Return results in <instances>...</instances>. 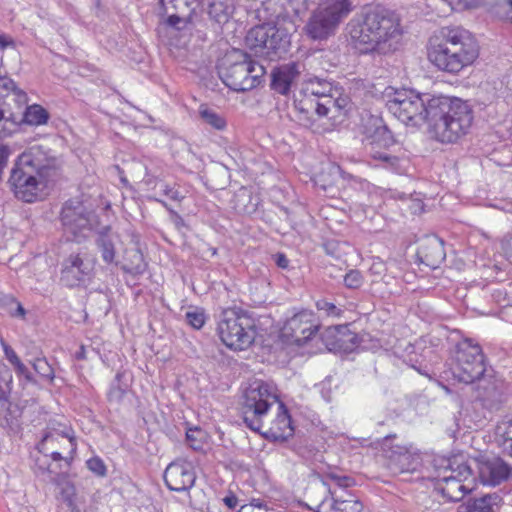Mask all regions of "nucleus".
<instances>
[{
    "mask_svg": "<svg viewBox=\"0 0 512 512\" xmlns=\"http://www.w3.org/2000/svg\"><path fill=\"white\" fill-rule=\"evenodd\" d=\"M316 308L324 316L332 318H339L343 313V310L340 307L336 306L334 303L329 302L326 299L317 300Z\"/></svg>",
    "mask_w": 512,
    "mask_h": 512,
    "instance_id": "obj_35",
    "label": "nucleus"
},
{
    "mask_svg": "<svg viewBox=\"0 0 512 512\" xmlns=\"http://www.w3.org/2000/svg\"><path fill=\"white\" fill-rule=\"evenodd\" d=\"M328 493L331 495L332 499L331 509L335 512H361L363 510V504L352 495L341 499L334 498L333 492L330 489H328Z\"/></svg>",
    "mask_w": 512,
    "mask_h": 512,
    "instance_id": "obj_31",
    "label": "nucleus"
},
{
    "mask_svg": "<svg viewBox=\"0 0 512 512\" xmlns=\"http://www.w3.org/2000/svg\"><path fill=\"white\" fill-rule=\"evenodd\" d=\"M161 187L163 194L169 199L178 202L183 200L184 196L181 195L175 187L169 186L168 184H162Z\"/></svg>",
    "mask_w": 512,
    "mask_h": 512,
    "instance_id": "obj_43",
    "label": "nucleus"
},
{
    "mask_svg": "<svg viewBox=\"0 0 512 512\" xmlns=\"http://www.w3.org/2000/svg\"><path fill=\"white\" fill-rule=\"evenodd\" d=\"M451 371L459 382L471 384L481 381L486 371L484 354L478 343L464 339L455 346Z\"/></svg>",
    "mask_w": 512,
    "mask_h": 512,
    "instance_id": "obj_13",
    "label": "nucleus"
},
{
    "mask_svg": "<svg viewBox=\"0 0 512 512\" xmlns=\"http://www.w3.org/2000/svg\"><path fill=\"white\" fill-rule=\"evenodd\" d=\"M442 461L446 462L447 466L444 475L439 476L435 491L449 501H460L473 489L470 485L474 480L472 469L467 463H460L454 467L455 462L445 459Z\"/></svg>",
    "mask_w": 512,
    "mask_h": 512,
    "instance_id": "obj_14",
    "label": "nucleus"
},
{
    "mask_svg": "<svg viewBox=\"0 0 512 512\" xmlns=\"http://www.w3.org/2000/svg\"><path fill=\"white\" fill-rule=\"evenodd\" d=\"M199 113L201 119L211 127L217 130H223L226 127V120L215 111L201 107Z\"/></svg>",
    "mask_w": 512,
    "mask_h": 512,
    "instance_id": "obj_33",
    "label": "nucleus"
},
{
    "mask_svg": "<svg viewBox=\"0 0 512 512\" xmlns=\"http://www.w3.org/2000/svg\"><path fill=\"white\" fill-rule=\"evenodd\" d=\"M324 502L325 500H323L318 506H317V509H316V512H325L323 511V508H324Z\"/></svg>",
    "mask_w": 512,
    "mask_h": 512,
    "instance_id": "obj_59",
    "label": "nucleus"
},
{
    "mask_svg": "<svg viewBox=\"0 0 512 512\" xmlns=\"http://www.w3.org/2000/svg\"><path fill=\"white\" fill-rule=\"evenodd\" d=\"M503 294L506 295V292L502 291L501 289H498L494 293V298L502 306H509V305H511V301L510 300L506 301L505 298H503V300L501 299V296Z\"/></svg>",
    "mask_w": 512,
    "mask_h": 512,
    "instance_id": "obj_49",
    "label": "nucleus"
},
{
    "mask_svg": "<svg viewBox=\"0 0 512 512\" xmlns=\"http://www.w3.org/2000/svg\"><path fill=\"white\" fill-rule=\"evenodd\" d=\"M163 478L168 489L184 492L194 486L196 475L190 462L179 459L166 467Z\"/></svg>",
    "mask_w": 512,
    "mask_h": 512,
    "instance_id": "obj_22",
    "label": "nucleus"
},
{
    "mask_svg": "<svg viewBox=\"0 0 512 512\" xmlns=\"http://www.w3.org/2000/svg\"><path fill=\"white\" fill-rule=\"evenodd\" d=\"M305 87H313L314 89V94L313 96L314 97H317V98H328V99H335L331 92H332V84L325 80V79H320L319 77H313V78H309L308 80H306L305 82L302 83V86L301 88H305Z\"/></svg>",
    "mask_w": 512,
    "mask_h": 512,
    "instance_id": "obj_32",
    "label": "nucleus"
},
{
    "mask_svg": "<svg viewBox=\"0 0 512 512\" xmlns=\"http://www.w3.org/2000/svg\"><path fill=\"white\" fill-rule=\"evenodd\" d=\"M434 96L421 95L412 90L395 91L387 100L388 110L402 123L410 126L430 125V110Z\"/></svg>",
    "mask_w": 512,
    "mask_h": 512,
    "instance_id": "obj_10",
    "label": "nucleus"
},
{
    "mask_svg": "<svg viewBox=\"0 0 512 512\" xmlns=\"http://www.w3.org/2000/svg\"><path fill=\"white\" fill-rule=\"evenodd\" d=\"M56 444H58V445H57V448H59V449H61V450H62L61 446H62V447H65V446H64V444H63V442H62L61 440H59V442H54V445L52 446V448H54V447L56 446Z\"/></svg>",
    "mask_w": 512,
    "mask_h": 512,
    "instance_id": "obj_60",
    "label": "nucleus"
},
{
    "mask_svg": "<svg viewBox=\"0 0 512 512\" xmlns=\"http://www.w3.org/2000/svg\"><path fill=\"white\" fill-rule=\"evenodd\" d=\"M350 0H326L313 10L306 24L307 35L314 40H324L334 35L351 12Z\"/></svg>",
    "mask_w": 512,
    "mask_h": 512,
    "instance_id": "obj_12",
    "label": "nucleus"
},
{
    "mask_svg": "<svg viewBox=\"0 0 512 512\" xmlns=\"http://www.w3.org/2000/svg\"><path fill=\"white\" fill-rule=\"evenodd\" d=\"M6 372H9V369H6ZM12 382V375L10 373H8V379L6 381V388L5 389H10L9 385L10 383Z\"/></svg>",
    "mask_w": 512,
    "mask_h": 512,
    "instance_id": "obj_58",
    "label": "nucleus"
},
{
    "mask_svg": "<svg viewBox=\"0 0 512 512\" xmlns=\"http://www.w3.org/2000/svg\"><path fill=\"white\" fill-rule=\"evenodd\" d=\"M509 10L507 11V18L512 22V0L507 1Z\"/></svg>",
    "mask_w": 512,
    "mask_h": 512,
    "instance_id": "obj_55",
    "label": "nucleus"
},
{
    "mask_svg": "<svg viewBox=\"0 0 512 512\" xmlns=\"http://www.w3.org/2000/svg\"><path fill=\"white\" fill-rule=\"evenodd\" d=\"M364 137L362 139L365 154L380 166L397 174L406 171L407 161L404 158L391 155L381 148H388L395 143L392 132L379 117L370 116L364 125Z\"/></svg>",
    "mask_w": 512,
    "mask_h": 512,
    "instance_id": "obj_9",
    "label": "nucleus"
},
{
    "mask_svg": "<svg viewBox=\"0 0 512 512\" xmlns=\"http://www.w3.org/2000/svg\"><path fill=\"white\" fill-rule=\"evenodd\" d=\"M501 500L496 493L485 494L478 498L469 499L459 506L457 512H493V507Z\"/></svg>",
    "mask_w": 512,
    "mask_h": 512,
    "instance_id": "obj_28",
    "label": "nucleus"
},
{
    "mask_svg": "<svg viewBox=\"0 0 512 512\" xmlns=\"http://www.w3.org/2000/svg\"><path fill=\"white\" fill-rule=\"evenodd\" d=\"M205 439V432L200 427H191L186 431V441L193 450H201Z\"/></svg>",
    "mask_w": 512,
    "mask_h": 512,
    "instance_id": "obj_34",
    "label": "nucleus"
},
{
    "mask_svg": "<svg viewBox=\"0 0 512 512\" xmlns=\"http://www.w3.org/2000/svg\"><path fill=\"white\" fill-rule=\"evenodd\" d=\"M13 366L18 375L23 376L29 382L33 381L32 374L30 373L28 368L22 363L21 360L16 362Z\"/></svg>",
    "mask_w": 512,
    "mask_h": 512,
    "instance_id": "obj_44",
    "label": "nucleus"
},
{
    "mask_svg": "<svg viewBox=\"0 0 512 512\" xmlns=\"http://www.w3.org/2000/svg\"><path fill=\"white\" fill-rule=\"evenodd\" d=\"M92 213L79 200H68L61 211L62 225L73 234L90 226Z\"/></svg>",
    "mask_w": 512,
    "mask_h": 512,
    "instance_id": "obj_24",
    "label": "nucleus"
},
{
    "mask_svg": "<svg viewBox=\"0 0 512 512\" xmlns=\"http://www.w3.org/2000/svg\"><path fill=\"white\" fill-rule=\"evenodd\" d=\"M500 446L505 453L512 457V441L500 442Z\"/></svg>",
    "mask_w": 512,
    "mask_h": 512,
    "instance_id": "obj_52",
    "label": "nucleus"
},
{
    "mask_svg": "<svg viewBox=\"0 0 512 512\" xmlns=\"http://www.w3.org/2000/svg\"><path fill=\"white\" fill-rule=\"evenodd\" d=\"M197 5L198 0H160V23L180 31L191 21Z\"/></svg>",
    "mask_w": 512,
    "mask_h": 512,
    "instance_id": "obj_17",
    "label": "nucleus"
},
{
    "mask_svg": "<svg viewBox=\"0 0 512 512\" xmlns=\"http://www.w3.org/2000/svg\"><path fill=\"white\" fill-rule=\"evenodd\" d=\"M118 239L117 235L111 232V228L109 226L104 227L98 234L95 239V244L98 251L101 254V258L103 262L106 264H118L115 260L116 258V240Z\"/></svg>",
    "mask_w": 512,
    "mask_h": 512,
    "instance_id": "obj_27",
    "label": "nucleus"
},
{
    "mask_svg": "<svg viewBox=\"0 0 512 512\" xmlns=\"http://www.w3.org/2000/svg\"><path fill=\"white\" fill-rule=\"evenodd\" d=\"M308 10V0H286L274 18L251 28L246 46L269 60L284 57L290 45V33L296 30V21Z\"/></svg>",
    "mask_w": 512,
    "mask_h": 512,
    "instance_id": "obj_4",
    "label": "nucleus"
},
{
    "mask_svg": "<svg viewBox=\"0 0 512 512\" xmlns=\"http://www.w3.org/2000/svg\"><path fill=\"white\" fill-rule=\"evenodd\" d=\"M479 55L474 36L462 27H444L440 37L431 39L428 59L439 70L457 74L471 65Z\"/></svg>",
    "mask_w": 512,
    "mask_h": 512,
    "instance_id": "obj_5",
    "label": "nucleus"
},
{
    "mask_svg": "<svg viewBox=\"0 0 512 512\" xmlns=\"http://www.w3.org/2000/svg\"><path fill=\"white\" fill-rule=\"evenodd\" d=\"M59 174L58 158L50 149L34 145L18 157L8 182L18 199L32 203L41 198Z\"/></svg>",
    "mask_w": 512,
    "mask_h": 512,
    "instance_id": "obj_2",
    "label": "nucleus"
},
{
    "mask_svg": "<svg viewBox=\"0 0 512 512\" xmlns=\"http://www.w3.org/2000/svg\"><path fill=\"white\" fill-rule=\"evenodd\" d=\"M299 73L296 63H289L273 69L270 88L276 93L287 95L290 92L292 83L299 76Z\"/></svg>",
    "mask_w": 512,
    "mask_h": 512,
    "instance_id": "obj_26",
    "label": "nucleus"
},
{
    "mask_svg": "<svg viewBox=\"0 0 512 512\" xmlns=\"http://www.w3.org/2000/svg\"><path fill=\"white\" fill-rule=\"evenodd\" d=\"M329 351L351 353L359 347V336L348 325L329 326L320 335Z\"/></svg>",
    "mask_w": 512,
    "mask_h": 512,
    "instance_id": "obj_20",
    "label": "nucleus"
},
{
    "mask_svg": "<svg viewBox=\"0 0 512 512\" xmlns=\"http://www.w3.org/2000/svg\"><path fill=\"white\" fill-rule=\"evenodd\" d=\"M10 389H5L0 385V401H8Z\"/></svg>",
    "mask_w": 512,
    "mask_h": 512,
    "instance_id": "obj_53",
    "label": "nucleus"
},
{
    "mask_svg": "<svg viewBox=\"0 0 512 512\" xmlns=\"http://www.w3.org/2000/svg\"><path fill=\"white\" fill-rule=\"evenodd\" d=\"M232 12L231 0H208V14L215 22L226 23Z\"/></svg>",
    "mask_w": 512,
    "mask_h": 512,
    "instance_id": "obj_30",
    "label": "nucleus"
},
{
    "mask_svg": "<svg viewBox=\"0 0 512 512\" xmlns=\"http://www.w3.org/2000/svg\"><path fill=\"white\" fill-rule=\"evenodd\" d=\"M417 256L426 266L438 268L446 257L443 241L437 237L425 239L418 248Z\"/></svg>",
    "mask_w": 512,
    "mask_h": 512,
    "instance_id": "obj_25",
    "label": "nucleus"
},
{
    "mask_svg": "<svg viewBox=\"0 0 512 512\" xmlns=\"http://www.w3.org/2000/svg\"><path fill=\"white\" fill-rule=\"evenodd\" d=\"M87 468L97 476L106 475V466L100 457H92L86 462Z\"/></svg>",
    "mask_w": 512,
    "mask_h": 512,
    "instance_id": "obj_39",
    "label": "nucleus"
},
{
    "mask_svg": "<svg viewBox=\"0 0 512 512\" xmlns=\"http://www.w3.org/2000/svg\"><path fill=\"white\" fill-rule=\"evenodd\" d=\"M217 333L228 348L247 349L255 340V320L242 310H225L220 316Z\"/></svg>",
    "mask_w": 512,
    "mask_h": 512,
    "instance_id": "obj_11",
    "label": "nucleus"
},
{
    "mask_svg": "<svg viewBox=\"0 0 512 512\" xmlns=\"http://www.w3.org/2000/svg\"><path fill=\"white\" fill-rule=\"evenodd\" d=\"M212 250V254L215 255L217 253V249L216 248H213L211 249Z\"/></svg>",
    "mask_w": 512,
    "mask_h": 512,
    "instance_id": "obj_62",
    "label": "nucleus"
},
{
    "mask_svg": "<svg viewBox=\"0 0 512 512\" xmlns=\"http://www.w3.org/2000/svg\"><path fill=\"white\" fill-rule=\"evenodd\" d=\"M217 68L223 83L236 92L256 88L265 75L264 66L239 49L227 52Z\"/></svg>",
    "mask_w": 512,
    "mask_h": 512,
    "instance_id": "obj_8",
    "label": "nucleus"
},
{
    "mask_svg": "<svg viewBox=\"0 0 512 512\" xmlns=\"http://www.w3.org/2000/svg\"><path fill=\"white\" fill-rule=\"evenodd\" d=\"M313 87L301 88L298 93L294 95V108L297 112L298 121L304 125L309 126L315 121V116H327L329 111L340 109L338 100L328 98H317L313 96Z\"/></svg>",
    "mask_w": 512,
    "mask_h": 512,
    "instance_id": "obj_15",
    "label": "nucleus"
},
{
    "mask_svg": "<svg viewBox=\"0 0 512 512\" xmlns=\"http://www.w3.org/2000/svg\"><path fill=\"white\" fill-rule=\"evenodd\" d=\"M489 396H490V394H489V393H487V394L483 395V397H489Z\"/></svg>",
    "mask_w": 512,
    "mask_h": 512,
    "instance_id": "obj_63",
    "label": "nucleus"
},
{
    "mask_svg": "<svg viewBox=\"0 0 512 512\" xmlns=\"http://www.w3.org/2000/svg\"><path fill=\"white\" fill-rule=\"evenodd\" d=\"M393 439L394 437L388 436L382 443V456L386 468L393 475L415 471L419 465V457L406 446L394 445Z\"/></svg>",
    "mask_w": 512,
    "mask_h": 512,
    "instance_id": "obj_19",
    "label": "nucleus"
},
{
    "mask_svg": "<svg viewBox=\"0 0 512 512\" xmlns=\"http://www.w3.org/2000/svg\"><path fill=\"white\" fill-rule=\"evenodd\" d=\"M38 449L46 456L49 453L53 461H64L66 466L69 467L73 454L76 452L77 444L72 437L47 434L39 443Z\"/></svg>",
    "mask_w": 512,
    "mask_h": 512,
    "instance_id": "obj_21",
    "label": "nucleus"
},
{
    "mask_svg": "<svg viewBox=\"0 0 512 512\" xmlns=\"http://www.w3.org/2000/svg\"><path fill=\"white\" fill-rule=\"evenodd\" d=\"M187 323L194 329H201L206 322V315L203 309L195 308L187 311L185 315Z\"/></svg>",
    "mask_w": 512,
    "mask_h": 512,
    "instance_id": "obj_36",
    "label": "nucleus"
},
{
    "mask_svg": "<svg viewBox=\"0 0 512 512\" xmlns=\"http://www.w3.org/2000/svg\"><path fill=\"white\" fill-rule=\"evenodd\" d=\"M329 477L335 481L339 487H350L353 484V479L348 476H339L330 474Z\"/></svg>",
    "mask_w": 512,
    "mask_h": 512,
    "instance_id": "obj_46",
    "label": "nucleus"
},
{
    "mask_svg": "<svg viewBox=\"0 0 512 512\" xmlns=\"http://www.w3.org/2000/svg\"><path fill=\"white\" fill-rule=\"evenodd\" d=\"M120 377H121V374L117 373L116 379H115L116 381H115V383H113L111 385V388L108 392V400L111 403H116V404L120 403L123 400L124 395L126 394V389L122 388L119 384Z\"/></svg>",
    "mask_w": 512,
    "mask_h": 512,
    "instance_id": "obj_37",
    "label": "nucleus"
},
{
    "mask_svg": "<svg viewBox=\"0 0 512 512\" xmlns=\"http://www.w3.org/2000/svg\"><path fill=\"white\" fill-rule=\"evenodd\" d=\"M64 493H67V495L74 493V487L72 485L67 484L66 488L63 490Z\"/></svg>",
    "mask_w": 512,
    "mask_h": 512,
    "instance_id": "obj_57",
    "label": "nucleus"
},
{
    "mask_svg": "<svg viewBox=\"0 0 512 512\" xmlns=\"http://www.w3.org/2000/svg\"><path fill=\"white\" fill-rule=\"evenodd\" d=\"M39 469L42 470V472H45V471L50 472L49 466H47V467H41L40 466Z\"/></svg>",
    "mask_w": 512,
    "mask_h": 512,
    "instance_id": "obj_61",
    "label": "nucleus"
},
{
    "mask_svg": "<svg viewBox=\"0 0 512 512\" xmlns=\"http://www.w3.org/2000/svg\"><path fill=\"white\" fill-rule=\"evenodd\" d=\"M147 264L144 261L142 252L138 248H130L125 250L124 263L121 269L125 273L132 275L143 274L146 270Z\"/></svg>",
    "mask_w": 512,
    "mask_h": 512,
    "instance_id": "obj_29",
    "label": "nucleus"
},
{
    "mask_svg": "<svg viewBox=\"0 0 512 512\" xmlns=\"http://www.w3.org/2000/svg\"><path fill=\"white\" fill-rule=\"evenodd\" d=\"M319 327L315 314L310 310H302L287 319L282 335L292 343L302 346L317 333Z\"/></svg>",
    "mask_w": 512,
    "mask_h": 512,
    "instance_id": "obj_18",
    "label": "nucleus"
},
{
    "mask_svg": "<svg viewBox=\"0 0 512 512\" xmlns=\"http://www.w3.org/2000/svg\"><path fill=\"white\" fill-rule=\"evenodd\" d=\"M76 358L79 359V360H82V359L86 358L84 346L80 347V350L76 353Z\"/></svg>",
    "mask_w": 512,
    "mask_h": 512,
    "instance_id": "obj_54",
    "label": "nucleus"
},
{
    "mask_svg": "<svg viewBox=\"0 0 512 512\" xmlns=\"http://www.w3.org/2000/svg\"><path fill=\"white\" fill-rule=\"evenodd\" d=\"M275 263L279 268L286 269L289 266V260L284 253L274 255Z\"/></svg>",
    "mask_w": 512,
    "mask_h": 512,
    "instance_id": "obj_48",
    "label": "nucleus"
},
{
    "mask_svg": "<svg viewBox=\"0 0 512 512\" xmlns=\"http://www.w3.org/2000/svg\"><path fill=\"white\" fill-rule=\"evenodd\" d=\"M496 434L500 438L499 443L512 441V419L498 426Z\"/></svg>",
    "mask_w": 512,
    "mask_h": 512,
    "instance_id": "obj_41",
    "label": "nucleus"
},
{
    "mask_svg": "<svg viewBox=\"0 0 512 512\" xmlns=\"http://www.w3.org/2000/svg\"><path fill=\"white\" fill-rule=\"evenodd\" d=\"M224 503L231 509H234L238 504V499L234 495L226 496L223 499Z\"/></svg>",
    "mask_w": 512,
    "mask_h": 512,
    "instance_id": "obj_50",
    "label": "nucleus"
},
{
    "mask_svg": "<svg viewBox=\"0 0 512 512\" xmlns=\"http://www.w3.org/2000/svg\"><path fill=\"white\" fill-rule=\"evenodd\" d=\"M10 45H13V40L11 38H7L3 34H0V50H3Z\"/></svg>",
    "mask_w": 512,
    "mask_h": 512,
    "instance_id": "obj_51",
    "label": "nucleus"
},
{
    "mask_svg": "<svg viewBox=\"0 0 512 512\" xmlns=\"http://www.w3.org/2000/svg\"><path fill=\"white\" fill-rule=\"evenodd\" d=\"M144 182L147 185H151L153 183V177L148 172L145 174Z\"/></svg>",
    "mask_w": 512,
    "mask_h": 512,
    "instance_id": "obj_56",
    "label": "nucleus"
},
{
    "mask_svg": "<svg viewBox=\"0 0 512 512\" xmlns=\"http://www.w3.org/2000/svg\"><path fill=\"white\" fill-rule=\"evenodd\" d=\"M241 414L246 427L271 442L282 443L294 435L288 409L278 399L273 387L261 380L254 381L244 390Z\"/></svg>",
    "mask_w": 512,
    "mask_h": 512,
    "instance_id": "obj_1",
    "label": "nucleus"
},
{
    "mask_svg": "<svg viewBox=\"0 0 512 512\" xmlns=\"http://www.w3.org/2000/svg\"><path fill=\"white\" fill-rule=\"evenodd\" d=\"M344 285L348 289H358L362 286L364 278L359 270H350L344 276Z\"/></svg>",
    "mask_w": 512,
    "mask_h": 512,
    "instance_id": "obj_38",
    "label": "nucleus"
},
{
    "mask_svg": "<svg viewBox=\"0 0 512 512\" xmlns=\"http://www.w3.org/2000/svg\"><path fill=\"white\" fill-rule=\"evenodd\" d=\"M429 132L441 143H455L466 135L473 122V110L464 100L444 95L434 96L430 107Z\"/></svg>",
    "mask_w": 512,
    "mask_h": 512,
    "instance_id": "obj_6",
    "label": "nucleus"
},
{
    "mask_svg": "<svg viewBox=\"0 0 512 512\" xmlns=\"http://www.w3.org/2000/svg\"><path fill=\"white\" fill-rule=\"evenodd\" d=\"M93 271V261L86 253H71L62 262L60 281L68 288L84 286L92 278Z\"/></svg>",
    "mask_w": 512,
    "mask_h": 512,
    "instance_id": "obj_16",
    "label": "nucleus"
},
{
    "mask_svg": "<svg viewBox=\"0 0 512 512\" xmlns=\"http://www.w3.org/2000/svg\"><path fill=\"white\" fill-rule=\"evenodd\" d=\"M33 368L44 377H50L52 375V368L45 359H36L33 362Z\"/></svg>",
    "mask_w": 512,
    "mask_h": 512,
    "instance_id": "obj_42",
    "label": "nucleus"
},
{
    "mask_svg": "<svg viewBox=\"0 0 512 512\" xmlns=\"http://www.w3.org/2000/svg\"><path fill=\"white\" fill-rule=\"evenodd\" d=\"M152 199L159 202L169 212L170 219L178 230L181 229L185 225V222H184V219L182 218V216L180 214H178L174 209H172L165 201L157 199V198H152Z\"/></svg>",
    "mask_w": 512,
    "mask_h": 512,
    "instance_id": "obj_40",
    "label": "nucleus"
},
{
    "mask_svg": "<svg viewBox=\"0 0 512 512\" xmlns=\"http://www.w3.org/2000/svg\"><path fill=\"white\" fill-rule=\"evenodd\" d=\"M6 300L15 305L16 306V310L15 312H11V315L14 316V317H24L25 316V309L23 308V306L21 305V303L17 302L14 298L12 297H9V298H6Z\"/></svg>",
    "mask_w": 512,
    "mask_h": 512,
    "instance_id": "obj_47",
    "label": "nucleus"
},
{
    "mask_svg": "<svg viewBox=\"0 0 512 512\" xmlns=\"http://www.w3.org/2000/svg\"><path fill=\"white\" fill-rule=\"evenodd\" d=\"M27 94L6 76H0V135L8 136L21 124H46L49 113L38 104L27 106Z\"/></svg>",
    "mask_w": 512,
    "mask_h": 512,
    "instance_id": "obj_7",
    "label": "nucleus"
},
{
    "mask_svg": "<svg viewBox=\"0 0 512 512\" xmlns=\"http://www.w3.org/2000/svg\"><path fill=\"white\" fill-rule=\"evenodd\" d=\"M347 29L351 44L360 54H389L396 50L402 34L398 16L380 8L354 17Z\"/></svg>",
    "mask_w": 512,
    "mask_h": 512,
    "instance_id": "obj_3",
    "label": "nucleus"
},
{
    "mask_svg": "<svg viewBox=\"0 0 512 512\" xmlns=\"http://www.w3.org/2000/svg\"><path fill=\"white\" fill-rule=\"evenodd\" d=\"M478 475L485 485H500L512 477V466L500 457H487L478 463Z\"/></svg>",
    "mask_w": 512,
    "mask_h": 512,
    "instance_id": "obj_23",
    "label": "nucleus"
},
{
    "mask_svg": "<svg viewBox=\"0 0 512 512\" xmlns=\"http://www.w3.org/2000/svg\"><path fill=\"white\" fill-rule=\"evenodd\" d=\"M2 347L4 350L5 357L12 365H14L16 362L20 360V358L17 356L16 352L12 349V347H10L4 341H2Z\"/></svg>",
    "mask_w": 512,
    "mask_h": 512,
    "instance_id": "obj_45",
    "label": "nucleus"
}]
</instances>
